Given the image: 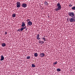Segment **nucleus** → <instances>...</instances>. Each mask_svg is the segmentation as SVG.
Returning a JSON list of instances; mask_svg holds the SVG:
<instances>
[{"mask_svg": "<svg viewBox=\"0 0 75 75\" xmlns=\"http://www.w3.org/2000/svg\"><path fill=\"white\" fill-rule=\"evenodd\" d=\"M39 44H40V43L41 44V41L39 42Z\"/></svg>", "mask_w": 75, "mask_h": 75, "instance_id": "nucleus-27", "label": "nucleus"}, {"mask_svg": "<svg viewBox=\"0 0 75 75\" xmlns=\"http://www.w3.org/2000/svg\"><path fill=\"white\" fill-rule=\"evenodd\" d=\"M69 21L71 23L72 22H74L75 21V16L72 17L70 18Z\"/></svg>", "mask_w": 75, "mask_h": 75, "instance_id": "nucleus-2", "label": "nucleus"}, {"mask_svg": "<svg viewBox=\"0 0 75 75\" xmlns=\"http://www.w3.org/2000/svg\"><path fill=\"white\" fill-rule=\"evenodd\" d=\"M57 63H58V62H55L53 64V65H56V64H57Z\"/></svg>", "mask_w": 75, "mask_h": 75, "instance_id": "nucleus-18", "label": "nucleus"}, {"mask_svg": "<svg viewBox=\"0 0 75 75\" xmlns=\"http://www.w3.org/2000/svg\"><path fill=\"white\" fill-rule=\"evenodd\" d=\"M23 30V28L22 27L21 29H18L17 30V31H21L22 32V31Z\"/></svg>", "mask_w": 75, "mask_h": 75, "instance_id": "nucleus-9", "label": "nucleus"}, {"mask_svg": "<svg viewBox=\"0 0 75 75\" xmlns=\"http://www.w3.org/2000/svg\"><path fill=\"white\" fill-rule=\"evenodd\" d=\"M40 37V35H39V34H38L36 38H38V37Z\"/></svg>", "mask_w": 75, "mask_h": 75, "instance_id": "nucleus-21", "label": "nucleus"}, {"mask_svg": "<svg viewBox=\"0 0 75 75\" xmlns=\"http://www.w3.org/2000/svg\"><path fill=\"white\" fill-rule=\"evenodd\" d=\"M71 9H72V10H75V6H74L73 7H72Z\"/></svg>", "mask_w": 75, "mask_h": 75, "instance_id": "nucleus-17", "label": "nucleus"}, {"mask_svg": "<svg viewBox=\"0 0 75 75\" xmlns=\"http://www.w3.org/2000/svg\"><path fill=\"white\" fill-rule=\"evenodd\" d=\"M16 14L15 13H13L12 14V17H16Z\"/></svg>", "mask_w": 75, "mask_h": 75, "instance_id": "nucleus-12", "label": "nucleus"}, {"mask_svg": "<svg viewBox=\"0 0 75 75\" xmlns=\"http://www.w3.org/2000/svg\"><path fill=\"white\" fill-rule=\"evenodd\" d=\"M1 45L2 47H6V43H3Z\"/></svg>", "mask_w": 75, "mask_h": 75, "instance_id": "nucleus-11", "label": "nucleus"}, {"mask_svg": "<svg viewBox=\"0 0 75 75\" xmlns=\"http://www.w3.org/2000/svg\"><path fill=\"white\" fill-rule=\"evenodd\" d=\"M25 30H26V31H27V28H26Z\"/></svg>", "mask_w": 75, "mask_h": 75, "instance_id": "nucleus-29", "label": "nucleus"}, {"mask_svg": "<svg viewBox=\"0 0 75 75\" xmlns=\"http://www.w3.org/2000/svg\"><path fill=\"white\" fill-rule=\"evenodd\" d=\"M32 67L33 68H35V65L34 64H32Z\"/></svg>", "mask_w": 75, "mask_h": 75, "instance_id": "nucleus-15", "label": "nucleus"}, {"mask_svg": "<svg viewBox=\"0 0 75 75\" xmlns=\"http://www.w3.org/2000/svg\"><path fill=\"white\" fill-rule=\"evenodd\" d=\"M44 41H45L46 40H45V39H44Z\"/></svg>", "mask_w": 75, "mask_h": 75, "instance_id": "nucleus-30", "label": "nucleus"}, {"mask_svg": "<svg viewBox=\"0 0 75 75\" xmlns=\"http://www.w3.org/2000/svg\"><path fill=\"white\" fill-rule=\"evenodd\" d=\"M57 71H58V72H59L61 71V69L58 68L57 69Z\"/></svg>", "mask_w": 75, "mask_h": 75, "instance_id": "nucleus-16", "label": "nucleus"}, {"mask_svg": "<svg viewBox=\"0 0 75 75\" xmlns=\"http://www.w3.org/2000/svg\"><path fill=\"white\" fill-rule=\"evenodd\" d=\"M5 35H6V34H7V32H6L5 33Z\"/></svg>", "mask_w": 75, "mask_h": 75, "instance_id": "nucleus-26", "label": "nucleus"}, {"mask_svg": "<svg viewBox=\"0 0 75 75\" xmlns=\"http://www.w3.org/2000/svg\"><path fill=\"white\" fill-rule=\"evenodd\" d=\"M72 71V69H71L70 71Z\"/></svg>", "mask_w": 75, "mask_h": 75, "instance_id": "nucleus-31", "label": "nucleus"}, {"mask_svg": "<svg viewBox=\"0 0 75 75\" xmlns=\"http://www.w3.org/2000/svg\"><path fill=\"white\" fill-rule=\"evenodd\" d=\"M45 55V54H44V53H42L40 54V57H44Z\"/></svg>", "mask_w": 75, "mask_h": 75, "instance_id": "nucleus-7", "label": "nucleus"}, {"mask_svg": "<svg viewBox=\"0 0 75 75\" xmlns=\"http://www.w3.org/2000/svg\"><path fill=\"white\" fill-rule=\"evenodd\" d=\"M4 59V57L3 55H1V59H0V61H3Z\"/></svg>", "mask_w": 75, "mask_h": 75, "instance_id": "nucleus-6", "label": "nucleus"}, {"mask_svg": "<svg viewBox=\"0 0 75 75\" xmlns=\"http://www.w3.org/2000/svg\"><path fill=\"white\" fill-rule=\"evenodd\" d=\"M25 26V22H22V25H21V27H24Z\"/></svg>", "mask_w": 75, "mask_h": 75, "instance_id": "nucleus-10", "label": "nucleus"}, {"mask_svg": "<svg viewBox=\"0 0 75 75\" xmlns=\"http://www.w3.org/2000/svg\"><path fill=\"white\" fill-rule=\"evenodd\" d=\"M22 28L23 29V30L24 29H25V28H26V26H25L24 27H22Z\"/></svg>", "mask_w": 75, "mask_h": 75, "instance_id": "nucleus-20", "label": "nucleus"}, {"mask_svg": "<svg viewBox=\"0 0 75 75\" xmlns=\"http://www.w3.org/2000/svg\"><path fill=\"white\" fill-rule=\"evenodd\" d=\"M41 44H43V43H44V42L43 41H41Z\"/></svg>", "mask_w": 75, "mask_h": 75, "instance_id": "nucleus-23", "label": "nucleus"}, {"mask_svg": "<svg viewBox=\"0 0 75 75\" xmlns=\"http://www.w3.org/2000/svg\"><path fill=\"white\" fill-rule=\"evenodd\" d=\"M69 14L70 17H75V14L74 12H69Z\"/></svg>", "mask_w": 75, "mask_h": 75, "instance_id": "nucleus-3", "label": "nucleus"}, {"mask_svg": "<svg viewBox=\"0 0 75 75\" xmlns=\"http://www.w3.org/2000/svg\"><path fill=\"white\" fill-rule=\"evenodd\" d=\"M27 22H28V21H30V19H28L27 20Z\"/></svg>", "mask_w": 75, "mask_h": 75, "instance_id": "nucleus-24", "label": "nucleus"}, {"mask_svg": "<svg viewBox=\"0 0 75 75\" xmlns=\"http://www.w3.org/2000/svg\"><path fill=\"white\" fill-rule=\"evenodd\" d=\"M37 38V40H40V37Z\"/></svg>", "mask_w": 75, "mask_h": 75, "instance_id": "nucleus-22", "label": "nucleus"}, {"mask_svg": "<svg viewBox=\"0 0 75 75\" xmlns=\"http://www.w3.org/2000/svg\"><path fill=\"white\" fill-rule=\"evenodd\" d=\"M44 37H45V36L44 35Z\"/></svg>", "mask_w": 75, "mask_h": 75, "instance_id": "nucleus-32", "label": "nucleus"}, {"mask_svg": "<svg viewBox=\"0 0 75 75\" xmlns=\"http://www.w3.org/2000/svg\"><path fill=\"white\" fill-rule=\"evenodd\" d=\"M30 56H28L27 57V59H30Z\"/></svg>", "mask_w": 75, "mask_h": 75, "instance_id": "nucleus-19", "label": "nucleus"}, {"mask_svg": "<svg viewBox=\"0 0 75 75\" xmlns=\"http://www.w3.org/2000/svg\"><path fill=\"white\" fill-rule=\"evenodd\" d=\"M42 38L43 39H44V40L45 39V38Z\"/></svg>", "mask_w": 75, "mask_h": 75, "instance_id": "nucleus-28", "label": "nucleus"}, {"mask_svg": "<svg viewBox=\"0 0 75 75\" xmlns=\"http://www.w3.org/2000/svg\"><path fill=\"white\" fill-rule=\"evenodd\" d=\"M21 6L22 7H23L24 8H25V7H27V4L25 3H23L22 4Z\"/></svg>", "mask_w": 75, "mask_h": 75, "instance_id": "nucleus-5", "label": "nucleus"}, {"mask_svg": "<svg viewBox=\"0 0 75 75\" xmlns=\"http://www.w3.org/2000/svg\"><path fill=\"white\" fill-rule=\"evenodd\" d=\"M72 5H71V4H70L69 5V7H72Z\"/></svg>", "mask_w": 75, "mask_h": 75, "instance_id": "nucleus-25", "label": "nucleus"}, {"mask_svg": "<svg viewBox=\"0 0 75 75\" xmlns=\"http://www.w3.org/2000/svg\"><path fill=\"white\" fill-rule=\"evenodd\" d=\"M57 8L54 9V11H59V10H60L61 9V6L59 3H58L57 4Z\"/></svg>", "mask_w": 75, "mask_h": 75, "instance_id": "nucleus-1", "label": "nucleus"}, {"mask_svg": "<svg viewBox=\"0 0 75 75\" xmlns=\"http://www.w3.org/2000/svg\"><path fill=\"white\" fill-rule=\"evenodd\" d=\"M17 7V8H20V6H21V4L20 2H17L16 3Z\"/></svg>", "mask_w": 75, "mask_h": 75, "instance_id": "nucleus-4", "label": "nucleus"}, {"mask_svg": "<svg viewBox=\"0 0 75 75\" xmlns=\"http://www.w3.org/2000/svg\"><path fill=\"white\" fill-rule=\"evenodd\" d=\"M34 56L35 57H37L38 56V54L37 53H35L34 54Z\"/></svg>", "mask_w": 75, "mask_h": 75, "instance_id": "nucleus-14", "label": "nucleus"}, {"mask_svg": "<svg viewBox=\"0 0 75 75\" xmlns=\"http://www.w3.org/2000/svg\"><path fill=\"white\" fill-rule=\"evenodd\" d=\"M28 25H29V26H31V25H32V22H30V21H29V22H28Z\"/></svg>", "mask_w": 75, "mask_h": 75, "instance_id": "nucleus-8", "label": "nucleus"}, {"mask_svg": "<svg viewBox=\"0 0 75 75\" xmlns=\"http://www.w3.org/2000/svg\"><path fill=\"white\" fill-rule=\"evenodd\" d=\"M44 4H45V5L46 6H48V2L45 1L44 2Z\"/></svg>", "mask_w": 75, "mask_h": 75, "instance_id": "nucleus-13", "label": "nucleus"}]
</instances>
